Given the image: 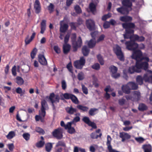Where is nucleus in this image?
Here are the masks:
<instances>
[{
	"instance_id": "nucleus-30",
	"label": "nucleus",
	"mask_w": 152,
	"mask_h": 152,
	"mask_svg": "<svg viewBox=\"0 0 152 152\" xmlns=\"http://www.w3.org/2000/svg\"><path fill=\"white\" fill-rule=\"evenodd\" d=\"M89 49L86 46H83L82 49V52L84 56H87L89 53Z\"/></svg>"
},
{
	"instance_id": "nucleus-64",
	"label": "nucleus",
	"mask_w": 152,
	"mask_h": 152,
	"mask_svg": "<svg viewBox=\"0 0 152 152\" xmlns=\"http://www.w3.org/2000/svg\"><path fill=\"white\" fill-rule=\"evenodd\" d=\"M70 25L72 29H75L77 26V23H71Z\"/></svg>"
},
{
	"instance_id": "nucleus-47",
	"label": "nucleus",
	"mask_w": 152,
	"mask_h": 152,
	"mask_svg": "<svg viewBox=\"0 0 152 152\" xmlns=\"http://www.w3.org/2000/svg\"><path fill=\"white\" fill-rule=\"evenodd\" d=\"M97 145L95 144L91 146L89 148V150L91 152H95V148L96 147Z\"/></svg>"
},
{
	"instance_id": "nucleus-32",
	"label": "nucleus",
	"mask_w": 152,
	"mask_h": 152,
	"mask_svg": "<svg viewBox=\"0 0 152 152\" xmlns=\"http://www.w3.org/2000/svg\"><path fill=\"white\" fill-rule=\"evenodd\" d=\"M16 82L19 85H22L24 83V80L20 77H17L16 78Z\"/></svg>"
},
{
	"instance_id": "nucleus-44",
	"label": "nucleus",
	"mask_w": 152,
	"mask_h": 152,
	"mask_svg": "<svg viewBox=\"0 0 152 152\" xmlns=\"http://www.w3.org/2000/svg\"><path fill=\"white\" fill-rule=\"evenodd\" d=\"M102 135V134H100L99 136L96 134L95 132H93L91 134V138L93 139L97 138L99 137H100Z\"/></svg>"
},
{
	"instance_id": "nucleus-35",
	"label": "nucleus",
	"mask_w": 152,
	"mask_h": 152,
	"mask_svg": "<svg viewBox=\"0 0 152 152\" xmlns=\"http://www.w3.org/2000/svg\"><path fill=\"white\" fill-rule=\"evenodd\" d=\"M77 107L79 110H83V111H87L88 109V107L80 105H77Z\"/></svg>"
},
{
	"instance_id": "nucleus-17",
	"label": "nucleus",
	"mask_w": 152,
	"mask_h": 152,
	"mask_svg": "<svg viewBox=\"0 0 152 152\" xmlns=\"http://www.w3.org/2000/svg\"><path fill=\"white\" fill-rule=\"evenodd\" d=\"M119 136L122 139L121 141L124 142L125 140L130 139L131 136L127 133L121 132L120 133Z\"/></svg>"
},
{
	"instance_id": "nucleus-41",
	"label": "nucleus",
	"mask_w": 152,
	"mask_h": 152,
	"mask_svg": "<svg viewBox=\"0 0 152 152\" xmlns=\"http://www.w3.org/2000/svg\"><path fill=\"white\" fill-rule=\"evenodd\" d=\"M37 50L36 48L33 49L31 53V56L32 59H33L34 58L36 54Z\"/></svg>"
},
{
	"instance_id": "nucleus-9",
	"label": "nucleus",
	"mask_w": 152,
	"mask_h": 152,
	"mask_svg": "<svg viewBox=\"0 0 152 152\" xmlns=\"http://www.w3.org/2000/svg\"><path fill=\"white\" fill-rule=\"evenodd\" d=\"M85 61L83 57H81L79 60L76 61L74 62V66L76 68L81 69L84 65Z\"/></svg>"
},
{
	"instance_id": "nucleus-54",
	"label": "nucleus",
	"mask_w": 152,
	"mask_h": 152,
	"mask_svg": "<svg viewBox=\"0 0 152 152\" xmlns=\"http://www.w3.org/2000/svg\"><path fill=\"white\" fill-rule=\"evenodd\" d=\"M135 139L138 142L140 143H142L144 141V139L142 137H135Z\"/></svg>"
},
{
	"instance_id": "nucleus-33",
	"label": "nucleus",
	"mask_w": 152,
	"mask_h": 152,
	"mask_svg": "<svg viewBox=\"0 0 152 152\" xmlns=\"http://www.w3.org/2000/svg\"><path fill=\"white\" fill-rule=\"evenodd\" d=\"M147 109V106L144 104L141 103L139 104L138 109L141 111L145 110Z\"/></svg>"
},
{
	"instance_id": "nucleus-42",
	"label": "nucleus",
	"mask_w": 152,
	"mask_h": 152,
	"mask_svg": "<svg viewBox=\"0 0 152 152\" xmlns=\"http://www.w3.org/2000/svg\"><path fill=\"white\" fill-rule=\"evenodd\" d=\"M36 131L39 133L41 134H44L45 132L43 129L40 128L39 127H37L36 128Z\"/></svg>"
},
{
	"instance_id": "nucleus-63",
	"label": "nucleus",
	"mask_w": 152,
	"mask_h": 152,
	"mask_svg": "<svg viewBox=\"0 0 152 152\" xmlns=\"http://www.w3.org/2000/svg\"><path fill=\"white\" fill-rule=\"evenodd\" d=\"M53 5L52 3H50L49 6L48 7V9L50 11V13L53 11Z\"/></svg>"
},
{
	"instance_id": "nucleus-34",
	"label": "nucleus",
	"mask_w": 152,
	"mask_h": 152,
	"mask_svg": "<svg viewBox=\"0 0 152 152\" xmlns=\"http://www.w3.org/2000/svg\"><path fill=\"white\" fill-rule=\"evenodd\" d=\"M70 99L75 104H77L79 103V101L75 95L72 94Z\"/></svg>"
},
{
	"instance_id": "nucleus-21",
	"label": "nucleus",
	"mask_w": 152,
	"mask_h": 152,
	"mask_svg": "<svg viewBox=\"0 0 152 152\" xmlns=\"http://www.w3.org/2000/svg\"><path fill=\"white\" fill-rule=\"evenodd\" d=\"M142 148L144 152H152V147L150 144L143 145L142 146Z\"/></svg>"
},
{
	"instance_id": "nucleus-40",
	"label": "nucleus",
	"mask_w": 152,
	"mask_h": 152,
	"mask_svg": "<svg viewBox=\"0 0 152 152\" xmlns=\"http://www.w3.org/2000/svg\"><path fill=\"white\" fill-rule=\"evenodd\" d=\"M23 136L25 140L28 141L29 139L30 134L28 133H26L23 134Z\"/></svg>"
},
{
	"instance_id": "nucleus-29",
	"label": "nucleus",
	"mask_w": 152,
	"mask_h": 152,
	"mask_svg": "<svg viewBox=\"0 0 152 152\" xmlns=\"http://www.w3.org/2000/svg\"><path fill=\"white\" fill-rule=\"evenodd\" d=\"M96 5L93 3H91L89 5V8L90 11L94 14L96 11Z\"/></svg>"
},
{
	"instance_id": "nucleus-14",
	"label": "nucleus",
	"mask_w": 152,
	"mask_h": 152,
	"mask_svg": "<svg viewBox=\"0 0 152 152\" xmlns=\"http://www.w3.org/2000/svg\"><path fill=\"white\" fill-rule=\"evenodd\" d=\"M86 26L87 28L91 31L93 30L95 28V23L92 20L89 19L86 21Z\"/></svg>"
},
{
	"instance_id": "nucleus-11",
	"label": "nucleus",
	"mask_w": 152,
	"mask_h": 152,
	"mask_svg": "<svg viewBox=\"0 0 152 152\" xmlns=\"http://www.w3.org/2000/svg\"><path fill=\"white\" fill-rule=\"evenodd\" d=\"M41 106V110L39 111V114L41 115L44 117L46 114L45 110L48 109L47 104L45 100H43L42 101Z\"/></svg>"
},
{
	"instance_id": "nucleus-22",
	"label": "nucleus",
	"mask_w": 152,
	"mask_h": 152,
	"mask_svg": "<svg viewBox=\"0 0 152 152\" xmlns=\"http://www.w3.org/2000/svg\"><path fill=\"white\" fill-rule=\"evenodd\" d=\"M65 110L67 113L70 114H73L77 111L76 108H73L72 106L66 107Z\"/></svg>"
},
{
	"instance_id": "nucleus-24",
	"label": "nucleus",
	"mask_w": 152,
	"mask_h": 152,
	"mask_svg": "<svg viewBox=\"0 0 152 152\" xmlns=\"http://www.w3.org/2000/svg\"><path fill=\"white\" fill-rule=\"evenodd\" d=\"M46 21L45 20H42L41 24V34H43L46 28Z\"/></svg>"
},
{
	"instance_id": "nucleus-59",
	"label": "nucleus",
	"mask_w": 152,
	"mask_h": 152,
	"mask_svg": "<svg viewBox=\"0 0 152 152\" xmlns=\"http://www.w3.org/2000/svg\"><path fill=\"white\" fill-rule=\"evenodd\" d=\"M7 145L9 150L10 151H12L14 148L13 144V143L9 144Z\"/></svg>"
},
{
	"instance_id": "nucleus-51",
	"label": "nucleus",
	"mask_w": 152,
	"mask_h": 152,
	"mask_svg": "<svg viewBox=\"0 0 152 152\" xmlns=\"http://www.w3.org/2000/svg\"><path fill=\"white\" fill-rule=\"evenodd\" d=\"M80 120V118L78 116H76L75 117L73 121L70 122H69V123H71V124H73L75 123H76L79 121Z\"/></svg>"
},
{
	"instance_id": "nucleus-27",
	"label": "nucleus",
	"mask_w": 152,
	"mask_h": 152,
	"mask_svg": "<svg viewBox=\"0 0 152 152\" xmlns=\"http://www.w3.org/2000/svg\"><path fill=\"white\" fill-rule=\"evenodd\" d=\"M70 46L67 44H64L63 45V49L65 54H67L69 51Z\"/></svg>"
},
{
	"instance_id": "nucleus-52",
	"label": "nucleus",
	"mask_w": 152,
	"mask_h": 152,
	"mask_svg": "<svg viewBox=\"0 0 152 152\" xmlns=\"http://www.w3.org/2000/svg\"><path fill=\"white\" fill-rule=\"evenodd\" d=\"M113 89L111 88L110 86H107L104 89V91L106 92H111L113 91Z\"/></svg>"
},
{
	"instance_id": "nucleus-28",
	"label": "nucleus",
	"mask_w": 152,
	"mask_h": 152,
	"mask_svg": "<svg viewBox=\"0 0 152 152\" xmlns=\"http://www.w3.org/2000/svg\"><path fill=\"white\" fill-rule=\"evenodd\" d=\"M128 85L129 86L131 90H135L137 89L138 88L137 85L134 82H130L128 83Z\"/></svg>"
},
{
	"instance_id": "nucleus-50",
	"label": "nucleus",
	"mask_w": 152,
	"mask_h": 152,
	"mask_svg": "<svg viewBox=\"0 0 152 152\" xmlns=\"http://www.w3.org/2000/svg\"><path fill=\"white\" fill-rule=\"evenodd\" d=\"M44 143L45 142L44 141H40L37 143L36 146L38 147H41L44 145Z\"/></svg>"
},
{
	"instance_id": "nucleus-53",
	"label": "nucleus",
	"mask_w": 152,
	"mask_h": 152,
	"mask_svg": "<svg viewBox=\"0 0 152 152\" xmlns=\"http://www.w3.org/2000/svg\"><path fill=\"white\" fill-rule=\"evenodd\" d=\"M67 68L70 72L72 73V66L71 62L69 63L67 65Z\"/></svg>"
},
{
	"instance_id": "nucleus-2",
	"label": "nucleus",
	"mask_w": 152,
	"mask_h": 152,
	"mask_svg": "<svg viewBox=\"0 0 152 152\" xmlns=\"http://www.w3.org/2000/svg\"><path fill=\"white\" fill-rule=\"evenodd\" d=\"M122 4L123 6L128 7L129 9L126 7H122L117 8L116 9L117 11L122 14H128L129 11L132 10V2L129 0H122Z\"/></svg>"
},
{
	"instance_id": "nucleus-18",
	"label": "nucleus",
	"mask_w": 152,
	"mask_h": 152,
	"mask_svg": "<svg viewBox=\"0 0 152 152\" xmlns=\"http://www.w3.org/2000/svg\"><path fill=\"white\" fill-rule=\"evenodd\" d=\"M72 124L71 123L68 122L66 124V129H68V132L70 134L73 133L75 132L74 128L72 127Z\"/></svg>"
},
{
	"instance_id": "nucleus-58",
	"label": "nucleus",
	"mask_w": 152,
	"mask_h": 152,
	"mask_svg": "<svg viewBox=\"0 0 152 152\" xmlns=\"http://www.w3.org/2000/svg\"><path fill=\"white\" fill-rule=\"evenodd\" d=\"M110 22L108 21L105 22L103 26L104 28H107L110 27Z\"/></svg>"
},
{
	"instance_id": "nucleus-60",
	"label": "nucleus",
	"mask_w": 152,
	"mask_h": 152,
	"mask_svg": "<svg viewBox=\"0 0 152 152\" xmlns=\"http://www.w3.org/2000/svg\"><path fill=\"white\" fill-rule=\"evenodd\" d=\"M62 87L63 90L66 89V82L64 80H62L61 82Z\"/></svg>"
},
{
	"instance_id": "nucleus-23",
	"label": "nucleus",
	"mask_w": 152,
	"mask_h": 152,
	"mask_svg": "<svg viewBox=\"0 0 152 152\" xmlns=\"http://www.w3.org/2000/svg\"><path fill=\"white\" fill-rule=\"evenodd\" d=\"M122 89L123 92L126 94H128L130 93L131 89L128 83L126 85L122 86Z\"/></svg>"
},
{
	"instance_id": "nucleus-43",
	"label": "nucleus",
	"mask_w": 152,
	"mask_h": 152,
	"mask_svg": "<svg viewBox=\"0 0 152 152\" xmlns=\"http://www.w3.org/2000/svg\"><path fill=\"white\" fill-rule=\"evenodd\" d=\"M82 91L83 93L86 94H88V89L84 85L82 84L81 85Z\"/></svg>"
},
{
	"instance_id": "nucleus-39",
	"label": "nucleus",
	"mask_w": 152,
	"mask_h": 152,
	"mask_svg": "<svg viewBox=\"0 0 152 152\" xmlns=\"http://www.w3.org/2000/svg\"><path fill=\"white\" fill-rule=\"evenodd\" d=\"M97 59L99 63L101 65H103L104 64V61L102 56L100 55H98L97 56Z\"/></svg>"
},
{
	"instance_id": "nucleus-46",
	"label": "nucleus",
	"mask_w": 152,
	"mask_h": 152,
	"mask_svg": "<svg viewBox=\"0 0 152 152\" xmlns=\"http://www.w3.org/2000/svg\"><path fill=\"white\" fill-rule=\"evenodd\" d=\"M75 10L77 13H80L81 12V9L78 5H77L74 7Z\"/></svg>"
},
{
	"instance_id": "nucleus-20",
	"label": "nucleus",
	"mask_w": 152,
	"mask_h": 152,
	"mask_svg": "<svg viewBox=\"0 0 152 152\" xmlns=\"http://www.w3.org/2000/svg\"><path fill=\"white\" fill-rule=\"evenodd\" d=\"M39 61L40 64L43 65H46L47 64V61L44 56L42 55L39 56Z\"/></svg>"
},
{
	"instance_id": "nucleus-5",
	"label": "nucleus",
	"mask_w": 152,
	"mask_h": 152,
	"mask_svg": "<svg viewBox=\"0 0 152 152\" xmlns=\"http://www.w3.org/2000/svg\"><path fill=\"white\" fill-rule=\"evenodd\" d=\"M76 35L75 34L73 33L71 37L73 47L74 48V51H76L77 50V48L80 47L82 45V40L80 37H79L77 41H76Z\"/></svg>"
},
{
	"instance_id": "nucleus-1",
	"label": "nucleus",
	"mask_w": 152,
	"mask_h": 152,
	"mask_svg": "<svg viewBox=\"0 0 152 152\" xmlns=\"http://www.w3.org/2000/svg\"><path fill=\"white\" fill-rule=\"evenodd\" d=\"M132 59L136 61L135 66L130 67L128 70V72L130 74H132L134 72L139 73L141 71V69H143L147 71L145 74L143 79L146 82L152 83V71L148 69V62L149 59L145 53L142 54L141 50L134 51L132 53L131 56Z\"/></svg>"
},
{
	"instance_id": "nucleus-62",
	"label": "nucleus",
	"mask_w": 152,
	"mask_h": 152,
	"mask_svg": "<svg viewBox=\"0 0 152 152\" xmlns=\"http://www.w3.org/2000/svg\"><path fill=\"white\" fill-rule=\"evenodd\" d=\"M96 109H91L89 111V113L91 115H93L95 114L94 112L97 110Z\"/></svg>"
},
{
	"instance_id": "nucleus-10",
	"label": "nucleus",
	"mask_w": 152,
	"mask_h": 152,
	"mask_svg": "<svg viewBox=\"0 0 152 152\" xmlns=\"http://www.w3.org/2000/svg\"><path fill=\"white\" fill-rule=\"evenodd\" d=\"M49 99L52 103V105L53 110L55 108L54 104V103L58 102L60 98L58 95H55L54 93L51 94L49 97Z\"/></svg>"
},
{
	"instance_id": "nucleus-55",
	"label": "nucleus",
	"mask_w": 152,
	"mask_h": 152,
	"mask_svg": "<svg viewBox=\"0 0 152 152\" xmlns=\"http://www.w3.org/2000/svg\"><path fill=\"white\" fill-rule=\"evenodd\" d=\"M16 66H14L12 69V73L13 75L16 76L17 74L16 73Z\"/></svg>"
},
{
	"instance_id": "nucleus-15",
	"label": "nucleus",
	"mask_w": 152,
	"mask_h": 152,
	"mask_svg": "<svg viewBox=\"0 0 152 152\" xmlns=\"http://www.w3.org/2000/svg\"><path fill=\"white\" fill-rule=\"evenodd\" d=\"M60 31L61 32L64 33L68 29V26L67 24L65 23L64 20L61 21L60 23Z\"/></svg>"
},
{
	"instance_id": "nucleus-13",
	"label": "nucleus",
	"mask_w": 152,
	"mask_h": 152,
	"mask_svg": "<svg viewBox=\"0 0 152 152\" xmlns=\"http://www.w3.org/2000/svg\"><path fill=\"white\" fill-rule=\"evenodd\" d=\"M130 36L129 38L133 40V41H137L138 42H142L144 41L145 39L143 36H139L137 34H133L132 35H130Z\"/></svg>"
},
{
	"instance_id": "nucleus-49",
	"label": "nucleus",
	"mask_w": 152,
	"mask_h": 152,
	"mask_svg": "<svg viewBox=\"0 0 152 152\" xmlns=\"http://www.w3.org/2000/svg\"><path fill=\"white\" fill-rule=\"evenodd\" d=\"M61 146L64 147H66V145L65 143L62 141H59L57 143L56 145V147Z\"/></svg>"
},
{
	"instance_id": "nucleus-31",
	"label": "nucleus",
	"mask_w": 152,
	"mask_h": 152,
	"mask_svg": "<svg viewBox=\"0 0 152 152\" xmlns=\"http://www.w3.org/2000/svg\"><path fill=\"white\" fill-rule=\"evenodd\" d=\"M15 132L13 131H11L9 132L6 135V137L8 139H11L15 136Z\"/></svg>"
},
{
	"instance_id": "nucleus-57",
	"label": "nucleus",
	"mask_w": 152,
	"mask_h": 152,
	"mask_svg": "<svg viewBox=\"0 0 152 152\" xmlns=\"http://www.w3.org/2000/svg\"><path fill=\"white\" fill-rule=\"evenodd\" d=\"M125 102V100L123 98L120 99L118 100V103L121 105H123L124 104Z\"/></svg>"
},
{
	"instance_id": "nucleus-6",
	"label": "nucleus",
	"mask_w": 152,
	"mask_h": 152,
	"mask_svg": "<svg viewBox=\"0 0 152 152\" xmlns=\"http://www.w3.org/2000/svg\"><path fill=\"white\" fill-rule=\"evenodd\" d=\"M140 93L138 91H134L131 95H126L125 96L127 100L133 101H138L140 99Z\"/></svg>"
},
{
	"instance_id": "nucleus-36",
	"label": "nucleus",
	"mask_w": 152,
	"mask_h": 152,
	"mask_svg": "<svg viewBox=\"0 0 152 152\" xmlns=\"http://www.w3.org/2000/svg\"><path fill=\"white\" fill-rule=\"evenodd\" d=\"M136 81L140 85L143 83V78L140 76H138L136 78Z\"/></svg>"
},
{
	"instance_id": "nucleus-56",
	"label": "nucleus",
	"mask_w": 152,
	"mask_h": 152,
	"mask_svg": "<svg viewBox=\"0 0 152 152\" xmlns=\"http://www.w3.org/2000/svg\"><path fill=\"white\" fill-rule=\"evenodd\" d=\"M72 94L68 93H65L64 94L63 96L66 99H70Z\"/></svg>"
},
{
	"instance_id": "nucleus-37",
	"label": "nucleus",
	"mask_w": 152,
	"mask_h": 152,
	"mask_svg": "<svg viewBox=\"0 0 152 152\" xmlns=\"http://www.w3.org/2000/svg\"><path fill=\"white\" fill-rule=\"evenodd\" d=\"M52 147V145L51 143H48L45 145V148L46 151L49 152Z\"/></svg>"
},
{
	"instance_id": "nucleus-61",
	"label": "nucleus",
	"mask_w": 152,
	"mask_h": 152,
	"mask_svg": "<svg viewBox=\"0 0 152 152\" xmlns=\"http://www.w3.org/2000/svg\"><path fill=\"white\" fill-rule=\"evenodd\" d=\"M54 49L57 53H60L61 52L60 49L58 46H55L54 47Z\"/></svg>"
},
{
	"instance_id": "nucleus-45",
	"label": "nucleus",
	"mask_w": 152,
	"mask_h": 152,
	"mask_svg": "<svg viewBox=\"0 0 152 152\" xmlns=\"http://www.w3.org/2000/svg\"><path fill=\"white\" fill-rule=\"evenodd\" d=\"M92 68L94 69L98 70L100 69V66L98 63H96L94 64L92 66Z\"/></svg>"
},
{
	"instance_id": "nucleus-26",
	"label": "nucleus",
	"mask_w": 152,
	"mask_h": 152,
	"mask_svg": "<svg viewBox=\"0 0 152 152\" xmlns=\"http://www.w3.org/2000/svg\"><path fill=\"white\" fill-rule=\"evenodd\" d=\"M86 42L88 43V47L90 48H92L94 47L96 43V41L94 39H91L89 41H87Z\"/></svg>"
},
{
	"instance_id": "nucleus-12",
	"label": "nucleus",
	"mask_w": 152,
	"mask_h": 152,
	"mask_svg": "<svg viewBox=\"0 0 152 152\" xmlns=\"http://www.w3.org/2000/svg\"><path fill=\"white\" fill-rule=\"evenodd\" d=\"M110 72L111 73V76L112 77L116 78L120 76L119 73H117V68L114 66H111L109 68Z\"/></svg>"
},
{
	"instance_id": "nucleus-38",
	"label": "nucleus",
	"mask_w": 152,
	"mask_h": 152,
	"mask_svg": "<svg viewBox=\"0 0 152 152\" xmlns=\"http://www.w3.org/2000/svg\"><path fill=\"white\" fill-rule=\"evenodd\" d=\"M84 74L82 72H81L78 74L77 77L79 80H82L84 78Z\"/></svg>"
},
{
	"instance_id": "nucleus-19",
	"label": "nucleus",
	"mask_w": 152,
	"mask_h": 152,
	"mask_svg": "<svg viewBox=\"0 0 152 152\" xmlns=\"http://www.w3.org/2000/svg\"><path fill=\"white\" fill-rule=\"evenodd\" d=\"M34 8L36 13H38L40 11L41 8L40 3L38 0H36L35 2Z\"/></svg>"
},
{
	"instance_id": "nucleus-3",
	"label": "nucleus",
	"mask_w": 152,
	"mask_h": 152,
	"mask_svg": "<svg viewBox=\"0 0 152 152\" xmlns=\"http://www.w3.org/2000/svg\"><path fill=\"white\" fill-rule=\"evenodd\" d=\"M123 27L126 29V33L123 34L124 39H129L131 34H133L134 31L132 28L135 27V25L133 23H123Z\"/></svg>"
},
{
	"instance_id": "nucleus-25",
	"label": "nucleus",
	"mask_w": 152,
	"mask_h": 152,
	"mask_svg": "<svg viewBox=\"0 0 152 152\" xmlns=\"http://www.w3.org/2000/svg\"><path fill=\"white\" fill-rule=\"evenodd\" d=\"M120 19L122 21L128 22L132 21V18L129 16H125L121 17Z\"/></svg>"
},
{
	"instance_id": "nucleus-4",
	"label": "nucleus",
	"mask_w": 152,
	"mask_h": 152,
	"mask_svg": "<svg viewBox=\"0 0 152 152\" xmlns=\"http://www.w3.org/2000/svg\"><path fill=\"white\" fill-rule=\"evenodd\" d=\"M125 45L126 48L129 50H133V53L135 51L140 50H136L135 49L138 47L140 49H143L145 47V45L143 44H141L139 45L134 41H130L125 42Z\"/></svg>"
},
{
	"instance_id": "nucleus-48",
	"label": "nucleus",
	"mask_w": 152,
	"mask_h": 152,
	"mask_svg": "<svg viewBox=\"0 0 152 152\" xmlns=\"http://www.w3.org/2000/svg\"><path fill=\"white\" fill-rule=\"evenodd\" d=\"M111 15L110 13H108V14L103 16L102 18V19L103 20H105L108 18H110Z\"/></svg>"
},
{
	"instance_id": "nucleus-7",
	"label": "nucleus",
	"mask_w": 152,
	"mask_h": 152,
	"mask_svg": "<svg viewBox=\"0 0 152 152\" xmlns=\"http://www.w3.org/2000/svg\"><path fill=\"white\" fill-rule=\"evenodd\" d=\"M113 50L114 52L119 60L121 61H124V57L121 48L118 45H116L114 47Z\"/></svg>"
},
{
	"instance_id": "nucleus-16",
	"label": "nucleus",
	"mask_w": 152,
	"mask_h": 152,
	"mask_svg": "<svg viewBox=\"0 0 152 152\" xmlns=\"http://www.w3.org/2000/svg\"><path fill=\"white\" fill-rule=\"evenodd\" d=\"M83 120L89 126H91L92 128L96 129L97 127L96 124L93 122H91L89 120V118L87 117H84Z\"/></svg>"
},
{
	"instance_id": "nucleus-8",
	"label": "nucleus",
	"mask_w": 152,
	"mask_h": 152,
	"mask_svg": "<svg viewBox=\"0 0 152 152\" xmlns=\"http://www.w3.org/2000/svg\"><path fill=\"white\" fill-rule=\"evenodd\" d=\"M63 129L61 128L56 129L52 133L53 136L58 139H60L63 137Z\"/></svg>"
}]
</instances>
